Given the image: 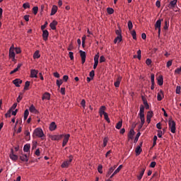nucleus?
Masks as SVG:
<instances>
[{
    "label": "nucleus",
    "mask_w": 181,
    "mask_h": 181,
    "mask_svg": "<svg viewBox=\"0 0 181 181\" xmlns=\"http://www.w3.org/2000/svg\"><path fill=\"white\" fill-rule=\"evenodd\" d=\"M40 57V54H39V51H35L33 54V59H39Z\"/></svg>",
    "instance_id": "obj_35"
},
{
    "label": "nucleus",
    "mask_w": 181,
    "mask_h": 181,
    "mask_svg": "<svg viewBox=\"0 0 181 181\" xmlns=\"http://www.w3.org/2000/svg\"><path fill=\"white\" fill-rule=\"evenodd\" d=\"M180 91H181V87L180 86H177L176 87V90H175L176 94H180Z\"/></svg>",
    "instance_id": "obj_50"
},
{
    "label": "nucleus",
    "mask_w": 181,
    "mask_h": 181,
    "mask_svg": "<svg viewBox=\"0 0 181 181\" xmlns=\"http://www.w3.org/2000/svg\"><path fill=\"white\" fill-rule=\"evenodd\" d=\"M47 25H48V23H47V21H46L45 23V24L41 26V30H45V29H46V28H47Z\"/></svg>",
    "instance_id": "obj_53"
},
{
    "label": "nucleus",
    "mask_w": 181,
    "mask_h": 181,
    "mask_svg": "<svg viewBox=\"0 0 181 181\" xmlns=\"http://www.w3.org/2000/svg\"><path fill=\"white\" fill-rule=\"evenodd\" d=\"M131 34H132L133 39L134 40H136V32L135 30H132Z\"/></svg>",
    "instance_id": "obj_40"
},
{
    "label": "nucleus",
    "mask_w": 181,
    "mask_h": 181,
    "mask_svg": "<svg viewBox=\"0 0 181 181\" xmlns=\"http://www.w3.org/2000/svg\"><path fill=\"white\" fill-rule=\"evenodd\" d=\"M99 62L100 63H104L105 62V57L103 55L100 56Z\"/></svg>",
    "instance_id": "obj_55"
},
{
    "label": "nucleus",
    "mask_w": 181,
    "mask_h": 181,
    "mask_svg": "<svg viewBox=\"0 0 181 181\" xmlns=\"http://www.w3.org/2000/svg\"><path fill=\"white\" fill-rule=\"evenodd\" d=\"M12 112V110H11L10 109L8 110V112H6V114L5 115V117H11V113Z\"/></svg>",
    "instance_id": "obj_57"
},
{
    "label": "nucleus",
    "mask_w": 181,
    "mask_h": 181,
    "mask_svg": "<svg viewBox=\"0 0 181 181\" xmlns=\"http://www.w3.org/2000/svg\"><path fill=\"white\" fill-rule=\"evenodd\" d=\"M16 107H18V103H14L11 107L10 108L11 111H13V110H15V108H16Z\"/></svg>",
    "instance_id": "obj_60"
},
{
    "label": "nucleus",
    "mask_w": 181,
    "mask_h": 181,
    "mask_svg": "<svg viewBox=\"0 0 181 181\" xmlns=\"http://www.w3.org/2000/svg\"><path fill=\"white\" fill-rule=\"evenodd\" d=\"M155 166H156V162L155 161L151 162L150 164V168H155Z\"/></svg>",
    "instance_id": "obj_64"
},
{
    "label": "nucleus",
    "mask_w": 181,
    "mask_h": 181,
    "mask_svg": "<svg viewBox=\"0 0 181 181\" xmlns=\"http://www.w3.org/2000/svg\"><path fill=\"white\" fill-rule=\"evenodd\" d=\"M26 139H30V132H29V130H25L24 132Z\"/></svg>",
    "instance_id": "obj_34"
},
{
    "label": "nucleus",
    "mask_w": 181,
    "mask_h": 181,
    "mask_svg": "<svg viewBox=\"0 0 181 181\" xmlns=\"http://www.w3.org/2000/svg\"><path fill=\"white\" fill-rule=\"evenodd\" d=\"M89 76L91 78H94V76H95V74L94 72V70H92L90 74H89Z\"/></svg>",
    "instance_id": "obj_56"
},
{
    "label": "nucleus",
    "mask_w": 181,
    "mask_h": 181,
    "mask_svg": "<svg viewBox=\"0 0 181 181\" xmlns=\"http://www.w3.org/2000/svg\"><path fill=\"white\" fill-rule=\"evenodd\" d=\"M15 46L11 45L9 49V57L12 59V62H15Z\"/></svg>",
    "instance_id": "obj_4"
},
{
    "label": "nucleus",
    "mask_w": 181,
    "mask_h": 181,
    "mask_svg": "<svg viewBox=\"0 0 181 181\" xmlns=\"http://www.w3.org/2000/svg\"><path fill=\"white\" fill-rule=\"evenodd\" d=\"M168 125H169L170 131L172 132V134H175L176 132V123L175 122V121L172 119H169Z\"/></svg>",
    "instance_id": "obj_3"
},
{
    "label": "nucleus",
    "mask_w": 181,
    "mask_h": 181,
    "mask_svg": "<svg viewBox=\"0 0 181 181\" xmlns=\"http://www.w3.org/2000/svg\"><path fill=\"white\" fill-rule=\"evenodd\" d=\"M69 57L71 59V60H74V53L73 52H69Z\"/></svg>",
    "instance_id": "obj_62"
},
{
    "label": "nucleus",
    "mask_w": 181,
    "mask_h": 181,
    "mask_svg": "<svg viewBox=\"0 0 181 181\" xmlns=\"http://www.w3.org/2000/svg\"><path fill=\"white\" fill-rule=\"evenodd\" d=\"M134 135H135V131H134V129H130L129 134H128L129 139H134Z\"/></svg>",
    "instance_id": "obj_16"
},
{
    "label": "nucleus",
    "mask_w": 181,
    "mask_h": 181,
    "mask_svg": "<svg viewBox=\"0 0 181 181\" xmlns=\"http://www.w3.org/2000/svg\"><path fill=\"white\" fill-rule=\"evenodd\" d=\"M107 13H109V15H112V13H114V9H112L111 8H107Z\"/></svg>",
    "instance_id": "obj_47"
},
{
    "label": "nucleus",
    "mask_w": 181,
    "mask_h": 181,
    "mask_svg": "<svg viewBox=\"0 0 181 181\" xmlns=\"http://www.w3.org/2000/svg\"><path fill=\"white\" fill-rule=\"evenodd\" d=\"M139 136H141V133L140 132L136 134V135L134 138V144H136V142H138V139H139Z\"/></svg>",
    "instance_id": "obj_37"
},
{
    "label": "nucleus",
    "mask_w": 181,
    "mask_h": 181,
    "mask_svg": "<svg viewBox=\"0 0 181 181\" xmlns=\"http://www.w3.org/2000/svg\"><path fill=\"white\" fill-rule=\"evenodd\" d=\"M30 112H35V111H36V107H35V106L33 105H32L30 108Z\"/></svg>",
    "instance_id": "obj_48"
},
{
    "label": "nucleus",
    "mask_w": 181,
    "mask_h": 181,
    "mask_svg": "<svg viewBox=\"0 0 181 181\" xmlns=\"http://www.w3.org/2000/svg\"><path fill=\"white\" fill-rule=\"evenodd\" d=\"M9 158L11 159V160H13L14 162H16L18 159H19V157L13 153V150L11 148V153L9 154Z\"/></svg>",
    "instance_id": "obj_6"
},
{
    "label": "nucleus",
    "mask_w": 181,
    "mask_h": 181,
    "mask_svg": "<svg viewBox=\"0 0 181 181\" xmlns=\"http://www.w3.org/2000/svg\"><path fill=\"white\" fill-rule=\"evenodd\" d=\"M135 152H136V156H138L139 155H141V152H142V148H141V146H138L136 148Z\"/></svg>",
    "instance_id": "obj_25"
},
{
    "label": "nucleus",
    "mask_w": 181,
    "mask_h": 181,
    "mask_svg": "<svg viewBox=\"0 0 181 181\" xmlns=\"http://www.w3.org/2000/svg\"><path fill=\"white\" fill-rule=\"evenodd\" d=\"M142 101L144 103L146 110H149V105L148 104V101L146 100V99H145V98H144V96H142Z\"/></svg>",
    "instance_id": "obj_20"
},
{
    "label": "nucleus",
    "mask_w": 181,
    "mask_h": 181,
    "mask_svg": "<svg viewBox=\"0 0 181 181\" xmlns=\"http://www.w3.org/2000/svg\"><path fill=\"white\" fill-rule=\"evenodd\" d=\"M29 86H30V82L27 81L25 84L24 90H28Z\"/></svg>",
    "instance_id": "obj_42"
},
{
    "label": "nucleus",
    "mask_w": 181,
    "mask_h": 181,
    "mask_svg": "<svg viewBox=\"0 0 181 181\" xmlns=\"http://www.w3.org/2000/svg\"><path fill=\"white\" fill-rule=\"evenodd\" d=\"M57 128V125H56V122H51L49 127V131H55Z\"/></svg>",
    "instance_id": "obj_11"
},
{
    "label": "nucleus",
    "mask_w": 181,
    "mask_h": 181,
    "mask_svg": "<svg viewBox=\"0 0 181 181\" xmlns=\"http://www.w3.org/2000/svg\"><path fill=\"white\" fill-rule=\"evenodd\" d=\"M30 77L32 78H37V71L32 69L30 72Z\"/></svg>",
    "instance_id": "obj_12"
},
{
    "label": "nucleus",
    "mask_w": 181,
    "mask_h": 181,
    "mask_svg": "<svg viewBox=\"0 0 181 181\" xmlns=\"http://www.w3.org/2000/svg\"><path fill=\"white\" fill-rule=\"evenodd\" d=\"M37 11H39V8L37 6H34L33 8V12L34 15L37 14Z\"/></svg>",
    "instance_id": "obj_41"
},
{
    "label": "nucleus",
    "mask_w": 181,
    "mask_h": 181,
    "mask_svg": "<svg viewBox=\"0 0 181 181\" xmlns=\"http://www.w3.org/2000/svg\"><path fill=\"white\" fill-rule=\"evenodd\" d=\"M56 12H57V6H53L51 11V16H53V15L56 14Z\"/></svg>",
    "instance_id": "obj_21"
},
{
    "label": "nucleus",
    "mask_w": 181,
    "mask_h": 181,
    "mask_svg": "<svg viewBox=\"0 0 181 181\" xmlns=\"http://www.w3.org/2000/svg\"><path fill=\"white\" fill-rule=\"evenodd\" d=\"M98 172H99L100 174L103 173V165H99L98 167Z\"/></svg>",
    "instance_id": "obj_52"
},
{
    "label": "nucleus",
    "mask_w": 181,
    "mask_h": 181,
    "mask_svg": "<svg viewBox=\"0 0 181 181\" xmlns=\"http://www.w3.org/2000/svg\"><path fill=\"white\" fill-rule=\"evenodd\" d=\"M42 100H50V93H45L42 95Z\"/></svg>",
    "instance_id": "obj_24"
},
{
    "label": "nucleus",
    "mask_w": 181,
    "mask_h": 181,
    "mask_svg": "<svg viewBox=\"0 0 181 181\" xmlns=\"http://www.w3.org/2000/svg\"><path fill=\"white\" fill-rule=\"evenodd\" d=\"M122 80V78L121 76H118L116 81L114 83L115 87H119V84H121V81Z\"/></svg>",
    "instance_id": "obj_13"
},
{
    "label": "nucleus",
    "mask_w": 181,
    "mask_h": 181,
    "mask_svg": "<svg viewBox=\"0 0 181 181\" xmlns=\"http://www.w3.org/2000/svg\"><path fill=\"white\" fill-rule=\"evenodd\" d=\"M33 138H41L43 139V137L45 136L43 130L41 128L35 129L33 132Z\"/></svg>",
    "instance_id": "obj_2"
},
{
    "label": "nucleus",
    "mask_w": 181,
    "mask_h": 181,
    "mask_svg": "<svg viewBox=\"0 0 181 181\" xmlns=\"http://www.w3.org/2000/svg\"><path fill=\"white\" fill-rule=\"evenodd\" d=\"M151 84H155V74H152L151 75Z\"/></svg>",
    "instance_id": "obj_49"
},
{
    "label": "nucleus",
    "mask_w": 181,
    "mask_h": 181,
    "mask_svg": "<svg viewBox=\"0 0 181 181\" xmlns=\"http://www.w3.org/2000/svg\"><path fill=\"white\" fill-rule=\"evenodd\" d=\"M168 29H169V21L165 20V21L164 30H168Z\"/></svg>",
    "instance_id": "obj_32"
},
{
    "label": "nucleus",
    "mask_w": 181,
    "mask_h": 181,
    "mask_svg": "<svg viewBox=\"0 0 181 181\" xmlns=\"http://www.w3.org/2000/svg\"><path fill=\"white\" fill-rule=\"evenodd\" d=\"M158 86H163V77L158 78Z\"/></svg>",
    "instance_id": "obj_36"
},
{
    "label": "nucleus",
    "mask_w": 181,
    "mask_h": 181,
    "mask_svg": "<svg viewBox=\"0 0 181 181\" xmlns=\"http://www.w3.org/2000/svg\"><path fill=\"white\" fill-rule=\"evenodd\" d=\"M21 67H22V64H18L17 67L10 72V74H13L16 73V71H18V70L21 69Z\"/></svg>",
    "instance_id": "obj_23"
},
{
    "label": "nucleus",
    "mask_w": 181,
    "mask_h": 181,
    "mask_svg": "<svg viewBox=\"0 0 181 181\" xmlns=\"http://www.w3.org/2000/svg\"><path fill=\"white\" fill-rule=\"evenodd\" d=\"M49 26L52 30H56V26H57V21H53L50 24Z\"/></svg>",
    "instance_id": "obj_17"
},
{
    "label": "nucleus",
    "mask_w": 181,
    "mask_h": 181,
    "mask_svg": "<svg viewBox=\"0 0 181 181\" xmlns=\"http://www.w3.org/2000/svg\"><path fill=\"white\" fill-rule=\"evenodd\" d=\"M13 83L16 86V87H21L20 84H22V80L16 78L13 81Z\"/></svg>",
    "instance_id": "obj_14"
},
{
    "label": "nucleus",
    "mask_w": 181,
    "mask_h": 181,
    "mask_svg": "<svg viewBox=\"0 0 181 181\" xmlns=\"http://www.w3.org/2000/svg\"><path fill=\"white\" fill-rule=\"evenodd\" d=\"M70 139V134H65L64 135V139L62 142H64L66 144H67V142H69V139Z\"/></svg>",
    "instance_id": "obj_26"
},
{
    "label": "nucleus",
    "mask_w": 181,
    "mask_h": 181,
    "mask_svg": "<svg viewBox=\"0 0 181 181\" xmlns=\"http://www.w3.org/2000/svg\"><path fill=\"white\" fill-rule=\"evenodd\" d=\"M145 107L143 105H140V110L139 115L140 117L141 123H140V128H142L144 127V124H145Z\"/></svg>",
    "instance_id": "obj_1"
},
{
    "label": "nucleus",
    "mask_w": 181,
    "mask_h": 181,
    "mask_svg": "<svg viewBox=\"0 0 181 181\" xmlns=\"http://www.w3.org/2000/svg\"><path fill=\"white\" fill-rule=\"evenodd\" d=\"M133 28H134V25L132 24V21H128V29H129V30H132Z\"/></svg>",
    "instance_id": "obj_33"
},
{
    "label": "nucleus",
    "mask_w": 181,
    "mask_h": 181,
    "mask_svg": "<svg viewBox=\"0 0 181 181\" xmlns=\"http://www.w3.org/2000/svg\"><path fill=\"white\" fill-rule=\"evenodd\" d=\"M122 169V165H120L115 170V175H117V173H119V170Z\"/></svg>",
    "instance_id": "obj_43"
},
{
    "label": "nucleus",
    "mask_w": 181,
    "mask_h": 181,
    "mask_svg": "<svg viewBox=\"0 0 181 181\" xmlns=\"http://www.w3.org/2000/svg\"><path fill=\"white\" fill-rule=\"evenodd\" d=\"M180 73H181V69L180 68H177L175 70V74H180Z\"/></svg>",
    "instance_id": "obj_59"
},
{
    "label": "nucleus",
    "mask_w": 181,
    "mask_h": 181,
    "mask_svg": "<svg viewBox=\"0 0 181 181\" xmlns=\"http://www.w3.org/2000/svg\"><path fill=\"white\" fill-rule=\"evenodd\" d=\"M81 105L83 107V108H86V100L83 99L81 102Z\"/></svg>",
    "instance_id": "obj_58"
},
{
    "label": "nucleus",
    "mask_w": 181,
    "mask_h": 181,
    "mask_svg": "<svg viewBox=\"0 0 181 181\" xmlns=\"http://www.w3.org/2000/svg\"><path fill=\"white\" fill-rule=\"evenodd\" d=\"M122 41V35H117V37L115 39L114 43H118L121 42Z\"/></svg>",
    "instance_id": "obj_28"
},
{
    "label": "nucleus",
    "mask_w": 181,
    "mask_h": 181,
    "mask_svg": "<svg viewBox=\"0 0 181 181\" xmlns=\"http://www.w3.org/2000/svg\"><path fill=\"white\" fill-rule=\"evenodd\" d=\"M177 5V0H173L169 4L170 8H175Z\"/></svg>",
    "instance_id": "obj_19"
},
{
    "label": "nucleus",
    "mask_w": 181,
    "mask_h": 181,
    "mask_svg": "<svg viewBox=\"0 0 181 181\" xmlns=\"http://www.w3.org/2000/svg\"><path fill=\"white\" fill-rule=\"evenodd\" d=\"M152 117H153V112H152V111H148V112H147L146 118H150V119H151Z\"/></svg>",
    "instance_id": "obj_38"
},
{
    "label": "nucleus",
    "mask_w": 181,
    "mask_h": 181,
    "mask_svg": "<svg viewBox=\"0 0 181 181\" xmlns=\"http://www.w3.org/2000/svg\"><path fill=\"white\" fill-rule=\"evenodd\" d=\"M162 131L161 130H158V134H157V136H158V138H162Z\"/></svg>",
    "instance_id": "obj_63"
},
{
    "label": "nucleus",
    "mask_w": 181,
    "mask_h": 181,
    "mask_svg": "<svg viewBox=\"0 0 181 181\" xmlns=\"http://www.w3.org/2000/svg\"><path fill=\"white\" fill-rule=\"evenodd\" d=\"M107 143H108V138L105 137L103 139V148H105V146H107Z\"/></svg>",
    "instance_id": "obj_46"
},
{
    "label": "nucleus",
    "mask_w": 181,
    "mask_h": 181,
    "mask_svg": "<svg viewBox=\"0 0 181 181\" xmlns=\"http://www.w3.org/2000/svg\"><path fill=\"white\" fill-rule=\"evenodd\" d=\"M104 117H105V119L107 121V122L110 123V117H108V114L105 113Z\"/></svg>",
    "instance_id": "obj_54"
},
{
    "label": "nucleus",
    "mask_w": 181,
    "mask_h": 181,
    "mask_svg": "<svg viewBox=\"0 0 181 181\" xmlns=\"http://www.w3.org/2000/svg\"><path fill=\"white\" fill-rule=\"evenodd\" d=\"M19 158L22 162H28L29 160V158H28V155L26 154H23L20 156Z\"/></svg>",
    "instance_id": "obj_15"
},
{
    "label": "nucleus",
    "mask_w": 181,
    "mask_h": 181,
    "mask_svg": "<svg viewBox=\"0 0 181 181\" xmlns=\"http://www.w3.org/2000/svg\"><path fill=\"white\" fill-rule=\"evenodd\" d=\"M106 108L105 106H101L99 109V112H105Z\"/></svg>",
    "instance_id": "obj_51"
},
{
    "label": "nucleus",
    "mask_w": 181,
    "mask_h": 181,
    "mask_svg": "<svg viewBox=\"0 0 181 181\" xmlns=\"http://www.w3.org/2000/svg\"><path fill=\"white\" fill-rule=\"evenodd\" d=\"M141 49H139V50L137 51V59H138L139 60H141Z\"/></svg>",
    "instance_id": "obj_61"
},
{
    "label": "nucleus",
    "mask_w": 181,
    "mask_h": 181,
    "mask_svg": "<svg viewBox=\"0 0 181 181\" xmlns=\"http://www.w3.org/2000/svg\"><path fill=\"white\" fill-rule=\"evenodd\" d=\"M162 94H163V91L160 90V93L157 95L158 101H162Z\"/></svg>",
    "instance_id": "obj_29"
},
{
    "label": "nucleus",
    "mask_w": 181,
    "mask_h": 181,
    "mask_svg": "<svg viewBox=\"0 0 181 181\" xmlns=\"http://www.w3.org/2000/svg\"><path fill=\"white\" fill-rule=\"evenodd\" d=\"M144 173H145V168H142L139 175L137 176L138 180H141L142 179V177L144 176Z\"/></svg>",
    "instance_id": "obj_22"
},
{
    "label": "nucleus",
    "mask_w": 181,
    "mask_h": 181,
    "mask_svg": "<svg viewBox=\"0 0 181 181\" xmlns=\"http://www.w3.org/2000/svg\"><path fill=\"white\" fill-rule=\"evenodd\" d=\"M49 37V31L47 30H42V38L45 42L47 40Z\"/></svg>",
    "instance_id": "obj_9"
},
{
    "label": "nucleus",
    "mask_w": 181,
    "mask_h": 181,
    "mask_svg": "<svg viewBox=\"0 0 181 181\" xmlns=\"http://www.w3.org/2000/svg\"><path fill=\"white\" fill-rule=\"evenodd\" d=\"M112 172H114V168H110L109 169V170L107 171V174H106L107 177H108L109 176H110V175H111V173H112Z\"/></svg>",
    "instance_id": "obj_39"
},
{
    "label": "nucleus",
    "mask_w": 181,
    "mask_h": 181,
    "mask_svg": "<svg viewBox=\"0 0 181 181\" xmlns=\"http://www.w3.org/2000/svg\"><path fill=\"white\" fill-rule=\"evenodd\" d=\"M79 53L81 54L82 64H84L86 63V52H84L83 50H80Z\"/></svg>",
    "instance_id": "obj_10"
},
{
    "label": "nucleus",
    "mask_w": 181,
    "mask_h": 181,
    "mask_svg": "<svg viewBox=\"0 0 181 181\" xmlns=\"http://www.w3.org/2000/svg\"><path fill=\"white\" fill-rule=\"evenodd\" d=\"M23 8H24V9H28L30 8V4H29V3H25L23 4Z\"/></svg>",
    "instance_id": "obj_45"
},
{
    "label": "nucleus",
    "mask_w": 181,
    "mask_h": 181,
    "mask_svg": "<svg viewBox=\"0 0 181 181\" xmlns=\"http://www.w3.org/2000/svg\"><path fill=\"white\" fill-rule=\"evenodd\" d=\"M64 134H59V135H52L50 136L52 141H60V139H63Z\"/></svg>",
    "instance_id": "obj_7"
},
{
    "label": "nucleus",
    "mask_w": 181,
    "mask_h": 181,
    "mask_svg": "<svg viewBox=\"0 0 181 181\" xmlns=\"http://www.w3.org/2000/svg\"><path fill=\"white\" fill-rule=\"evenodd\" d=\"M28 117H29V110L27 109L24 112V121H26V119H28Z\"/></svg>",
    "instance_id": "obj_31"
},
{
    "label": "nucleus",
    "mask_w": 181,
    "mask_h": 181,
    "mask_svg": "<svg viewBox=\"0 0 181 181\" xmlns=\"http://www.w3.org/2000/svg\"><path fill=\"white\" fill-rule=\"evenodd\" d=\"M63 84V80H57V86L60 88V86Z\"/></svg>",
    "instance_id": "obj_44"
},
{
    "label": "nucleus",
    "mask_w": 181,
    "mask_h": 181,
    "mask_svg": "<svg viewBox=\"0 0 181 181\" xmlns=\"http://www.w3.org/2000/svg\"><path fill=\"white\" fill-rule=\"evenodd\" d=\"M24 152H29L30 151V144H27L23 147Z\"/></svg>",
    "instance_id": "obj_27"
},
{
    "label": "nucleus",
    "mask_w": 181,
    "mask_h": 181,
    "mask_svg": "<svg viewBox=\"0 0 181 181\" xmlns=\"http://www.w3.org/2000/svg\"><path fill=\"white\" fill-rule=\"evenodd\" d=\"M98 59H100V54H97L94 57V64H93V69L95 70L97 69V66H98Z\"/></svg>",
    "instance_id": "obj_8"
},
{
    "label": "nucleus",
    "mask_w": 181,
    "mask_h": 181,
    "mask_svg": "<svg viewBox=\"0 0 181 181\" xmlns=\"http://www.w3.org/2000/svg\"><path fill=\"white\" fill-rule=\"evenodd\" d=\"M162 21H163V19L160 20H158L155 24V28L156 29H160V26L162 25Z\"/></svg>",
    "instance_id": "obj_18"
},
{
    "label": "nucleus",
    "mask_w": 181,
    "mask_h": 181,
    "mask_svg": "<svg viewBox=\"0 0 181 181\" xmlns=\"http://www.w3.org/2000/svg\"><path fill=\"white\" fill-rule=\"evenodd\" d=\"M73 161V156L71 155L69 157V160L64 161V163L62 164V168H67L68 166L70 165V164L71 163V162Z\"/></svg>",
    "instance_id": "obj_5"
},
{
    "label": "nucleus",
    "mask_w": 181,
    "mask_h": 181,
    "mask_svg": "<svg viewBox=\"0 0 181 181\" xmlns=\"http://www.w3.org/2000/svg\"><path fill=\"white\" fill-rule=\"evenodd\" d=\"M122 127V120H121L118 123H117L115 128L117 129H121Z\"/></svg>",
    "instance_id": "obj_30"
}]
</instances>
